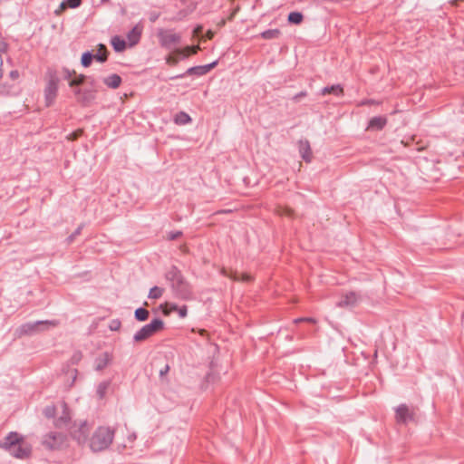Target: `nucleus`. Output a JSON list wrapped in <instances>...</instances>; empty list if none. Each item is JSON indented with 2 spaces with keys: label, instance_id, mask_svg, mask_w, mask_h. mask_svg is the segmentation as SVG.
<instances>
[{
  "label": "nucleus",
  "instance_id": "f257e3e1",
  "mask_svg": "<svg viewBox=\"0 0 464 464\" xmlns=\"http://www.w3.org/2000/svg\"><path fill=\"white\" fill-rule=\"evenodd\" d=\"M114 433L115 430L110 427H98L90 439V449L93 452H100L108 449L112 443Z\"/></svg>",
  "mask_w": 464,
  "mask_h": 464
},
{
  "label": "nucleus",
  "instance_id": "f03ea898",
  "mask_svg": "<svg viewBox=\"0 0 464 464\" xmlns=\"http://www.w3.org/2000/svg\"><path fill=\"white\" fill-rule=\"evenodd\" d=\"M164 328V322L160 318L153 319L150 324L142 326L133 336L137 343L142 342Z\"/></svg>",
  "mask_w": 464,
  "mask_h": 464
},
{
  "label": "nucleus",
  "instance_id": "7ed1b4c3",
  "mask_svg": "<svg viewBox=\"0 0 464 464\" xmlns=\"http://www.w3.org/2000/svg\"><path fill=\"white\" fill-rule=\"evenodd\" d=\"M42 444L47 450H62L67 445V436L62 432L51 431L43 437Z\"/></svg>",
  "mask_w": 464,
  "mask_h": 464
},
{
  "label": "nucleus",
  "instance_id": "20e7f679",
  "mask_svg": "<svg viewBox=\"0 0 464 464\" xmlns=\"http://www.w3.org/2000/svg\"><path fill=\"white\" fill-rule=\"evenodd\" d=\"M157 37L159 39L161 47L170 50L180 43V34L175 33L172 29L160 28L157 32Z\"/></svg>",
  "mask_w": 464,
  "mask_h": 464
},
{
  "label": "nucleus",
  "instance_id": "39448f33",
  "mask_svg": "<svg viewBox=\"0 0 464 464\" xmlns=\"http://www.w3.org/2000/svg\"><path fill=\"white\" fill-rule=\"evenodd\" d=\"M91 427L86 420L74 423L70 427V433L72 437L77 440L79 444H83L87 441Z\"/></svg>",
  "mask_w": 464,
  "mask_h": 464
},
{
  "label": "nucleus",
  "instance_id": "423d86ee",
  "mask_svg": "<svg viewBox=\"0 0 464 464\" xmlns=\"http://www.w3.org/2000/svg\"><path fill=\"white\" fill-rule=\"evenodd\" d=\"M395 419L398 423L407 424L415 420L414 408H409L406 404L399 405L395 410Z\"/></svg>",
  "mask_w": 464,
  "mask_h": 464
},
{
  "label": "nucleus",
  "instance_id": "0eeeda50",
  "mask_svg": "<svg viewBox=\"0 0 464 464\" xmlns=\"http://www.w3.org/2000/svg\"><path fill=\"white\" fill-rule=\"evenodd\" d=\"M43 324H48L52 326H56V321H37L34 323H26L22 324L18 329L17 333L21 335H29L36 333L39 330V327Z\"/></svg>",
  "mask_w": 464,
  "mask_h": 464
},
{
  "label": "nucleus",
  "instance_id": "6e6552de",
  "mask_svg": "<svg viewBox=\"0 0 464 464\" xmlns=\"http://www.w3.org/2000/svg\"><path fill=\"white\" fill-rule=\"evenodd\" d=\"M58 82H59V80L55 75L50 76V79H49L47 85L44 89V97H45V102H46L47 106H50L53 102V101L56 97L57 91H58Z\"/></svg>",
  "mask_w": 464,
  "mask_h": 464
},
{
  "label": "nucleus",
  "instance_id": "1a4fd4ad",
  "mask_svg": "<svg viewBox=\"0 0 464 464\" xmlns=\"http://www.w3.org/2000/svg\"><path fill=\"white\" fill-rule=\"evenodd\" d=\"M24 437L15 431L9 432L2 440H0V448L9 451L12 450L19 442L24 441Z\"/></svg>",
  "mask_w": 464,
  "mask_h": 464
},
{
  "label": "nucleus",
  "instance_id": "9d476101",
  "mask_svg": "<svg viewBox=\"0 0 464 464\" xmlns=\"http://www.w3.org/2000/svg\"><path fill=\"white\" fill-rule=\"evenodd\" d=\"M217 65H218V61H215L208 64L190 67L187 70V72L185 73L177 75L175 77H171V79L183 78L186 74H188V75L195 74L198 76L205 75L208 72H209L212 69H214Z\"/></svg>",
  "mask_w": 464,
  "mask_h": 464
},
{
  "label": "nucleus",
  "instance_id": "9b49d317",
  "mask_svg": "<svg viewBox=\"0 0 464 464\" xmlns=\"http://www.w3.org/2000/svg\"><path fill=\"white\" fill-rule=\"evenodd\" d=\"M172 289L176 292V295L184 300L191 298V288L189 285L185 281L184 277L180 279V283L177 282L171 285Z\"/></svg>",
  "mask_w": 464,
  "mask_h": 464
},
{
  "label": "nucleus",
  "instance_id": "f8f14e48",
  "mask_svg": "<svg viewBox=\"0 0 464 464\" xmlns=\"http://www.w3.org/2000/svg\"><path fill=\"white\" fill-rule=\"evenodd\" d=\"M13 457L17 459H26L31 455L32 448L24 440L19 442L12 450L8 451Z\"/></svg>",
  "mask_w": 464,
  "mask_h": 464
},
{
  "label": "nucleus",
  "instance_id": "ddd939ff",
  "mask_svg": "<svg viewBox=\"0 0 464 464\" xmlns=\"http://www.w3.org/2000/svg\"><path fill=\"white\" fill-rule=\"evenodd\" d=\"M361 300L360 295L355 292H349L345 294L342 299L337 303V306L343 308H351L355 306Z\"/></svg>",
  "mask_w": 464,
  "mask_h": 464
},
{
  "label": "nucleus",
  "instance_id": "4468645a",
  "mask_svg": "<svg viewBox=\"0 0 464 464\" xmlns=\"http://www.w3.org/2000/svg\"><path fill=\"white\" fill-rule=\"evenodd\" d=\"M142 31L143 25L138 24L127 34V40L130 46H134L140 42Z\"/></svg>",
  "mask_w": 464,
  "mask_h": 464
},
{
  "label": "nucleus",
  "instance_id": "2eb2a0df",
  "mask_svg": "<svg viewBox=\"0 0 464 464\" xmlns=\"http://www.w3.org/2000/svg\"><path fill=\"white\" fill-rule=\"evenodd\" d=\"M298 148H299V153L302 157V159L305 162H311L312 160V150L310 143L307 140H301L298 142Z\"/></svg>",
  "mask_w": 464,
  "mask_h": 464
},
{
  "label": "nucleus",
  "instance_id": "dca6fc26",
  "mask_svg": "<svg viewBox=\"0 0 464 464\" xmlns=\"http://www.w3.org/2000/svg\"><path fill=\"white\" fill-rule=\"evenodd\" d=\"M111 361L112 354L108 352H104L95 359V369L97 371H102L107 367L111 362Z\"/></svg>",
  "mask_w": 464,
  "mask_h": 464
},
{
  "label": "nucleus",
  "instance_id": "f3484780",
  "mask_svg": "<svg viewBox=\"0 0 464 464\" xmlns=\"http://www.w3.org/2000/svg\"><path fill=\"white\" fill-rule=\"evenodd\" d=\"M63 410L62 415L58 417L54 421L55 427L59 429L67 427L71 420V415L66 404H63Z\"/></svg>",
  "mask_w": 464,
  "mask_h": 464
},
{
  "label": "nucleus",
  "instance_id": "a211bd4d",
  "mask_svg": "<svg viewBox=\"0 0 464 464\" xmlns=\"http://www.w3.org/2000/svg\"><path fill=\"white\" fill-rule=\"evenodd\" d=\"M387 124V119L382 116H376L370 120L368 129L381 130Z\"/></svg>",
  "mask_w": 464,
  "mask_h": 464
},
{
  "label": "nucleus",
  "instance_id": "6ab92c4d",
  "mask_svg": "<svg viewBox=\"0 0 464 464\" xmlns=\"http://www.w3.org/2000/svg\"><path fill=\"white\" fill-rule=\"evenodd\" d=\"M166 279L170 282V285H173L175 283L179 282L180 279L183 278V276L176 266H171L169 271L166 273Z\"/></svg>",
  "mask_w": 464,
  "mask_h": 464
},
{
  "label": "nucleus",
  "instance_id": "aec40b11",
  "mask_svg": "<svg viewBox=\"0 0 464 464\" xmlns=\"http://www.w3.org/2000/svg\"><path fill=\"white\" fill-rule=\"evenodd\" d=\"M95 99V92L92 90H82V94L78 97V102L83 106H87Z\"/></svg>",
  "mask_w": 464,
  "mask_h": 464
},
{
  "label": "nucleus",
  "instance_id": "412c9836",
  "mask_svg": "<svg viewBox=\"0 0 464 464\" xmlns=\"http://www.w3.org/2000/svg\"><path fill=\"white\" fill-rule=\"evenodd\" d=\"M103 82L109 88L117 89L121 83V78L120 75L113 73L104 78Z\"/></svg>",
  "mask_w": 464,
  "mask_h": 464
},
{
  "label": "nucleus",
  "instance_id": "4be33fe9",
  "mask_svg": "<svg viewBox=\"0 0 464 464\" xmlns=\"http://www.w3.org/2000/svg\"><path fill=\"white\" fill-rule=\"evenodd\" d=\"M321 93L322 95L334 94L335 96H342L343 94V89L340 84H334L323 88Z\"/></svg>",
  "mask_w": 464,
  "mask_h": 464
},
{
  "label": "nucleus",
  "instance_id": "5701e85b",
  "mask_svg": "<svg viewBox=\"0 0 464 464\" xmlns=\"http://www.w3.org/2000/svg\"><path fill=\"white\" fill-rule=\"evenodd\" d=\"M199 50V46H187L183 49L178 48L175 50V54L182 57H188L191 54H196Z\"/></svg>",
  "mask_w": 464,
  "mask_h": 464
},
{
  "label": "nucleus",
  "instance_id": "b1692460",
  "mask_svg": "<svg viewBox=\"0 0 464 464\" xmlns=\"http://www.w3.org/2000/svg\"><path fill=\"white\" fill-rule=\"evenodd\" d=\"M191 121V117L185 111H179L174 117V122L178 125H186L190 123Z\"/></svg>",
  "mask_w": 464,
  "mask_h": 464
},
{
  "label": "nucleus",
  "instance_id": "393cba45",
  "mask_svg": "<svg viewBox=\"0 0 464 464\" xmlns=\"http://www.w3.org/2000/svg\"><path fill=\"white\" fill-rule=\"evenodd\" d=\"M108 51L104 44H100L97 53L93 54V58L100 62L104 63L107 60Z\"/></svg>",
  "mask_w": 464,
  "mask_h": 464
},
{
  "label": "nucleus",
  "instance_id": "a878e982",
  "mask_svg": "<svg viewBox=\"0 0 464 464\" xmlns=\"http://www.w3.org/2000/svg\"><path fill=\"white\" fill-rule=\"evenodd\" d=\"M111 43L116 52H122L126 49V42L120 36L112 37Z\"/></svg>",
  "mask_w": 464,
  "mask_h": 464
},
{
  "label": "nucleus",
  "instance_id": "bb28decb",
  "mask_svg": "<svg viewBox=\"0 0 464 464\" xmlns=\"http://www.w3.org/2000/svg\"><path fill=\"white\" fill-rule=\"evenodd\" d=\"M281 32L279 29H269L262 32L260 34V36L263 39L270 40V39H276L280 36Z\"/></svg>",
  "mask_w": 464,
  "mask_h": 464
},
{
  "label": "nucleus",
  "instance_id": "cd10ccee",
  "mask_svg": "<svg viewBox=\"0 0 464 464\" xmlns=\"http://www.w3.org/2000/svg\"><path fill=\"white\" fill-rule=\"evenodd\" d=\"M304 20V15L300 12H291L288 14L287 21L290 24H300Z\"/></svg>",
  "mask_w": 464,
  "mask_h": 464
},
{
  "label": "nucleus",
  "instance_id": "c85d7f7f",
  "mask_svg": "<svg viewBox=\"0 0 464 464\" xmlns=\"http://www.w3.org/2000/svg\"><path fill=\"white\" fill-rule=\"evenodd\" d=\"M111 386V381H104L99 383L97 387V394L100 399L104 398L109 387Z\"/></svg>",
  "mask_w": 464,
  "mask_h": 464
},
{
  "label": "nucleus",
  "instance_id": "c756f323",
  "mask_svg": "<svg viewBox=\"0 0 464 464\" xmlns=\"http://www.w3.org/2000/svg\"><path fill=\"white\" fill-rule=\"evenodd\" d=\"M149 311L145 308L140 307L135 311V318L140 322H144L149 318Z\"/></svg>",
  "mask_w": 464,
  "mask_h": 464
},
{
  "label": "nucleus",
  "instance_id": "7c9ffc66",
  "mask_svg": "<svg viewBox=\"0 0 464 464\" xmlns=\"http://www.w3.org/2000/svg\"><path fill=\"white\" fill-rule=\"evenodd\" d=\"M164 292L163 288L159 286H153L150 288L148 297L150 299H159L162 296Z\"/></svg>",
  "mask_w": 464,
  "mask_h": 464
},
{
  "label": "nucleus",
  "instance_id": "2f4dec72",
  "mask_svg": "<svg viewBox=\"0 0 464 464\" xmlns=\"http://www.w3.org/2000/svg\"><path fill=\"white\" fill-rule=\"evenodd\" d=\"M87 77L83 74L76 75L72 80L70 81L69 85L70 87H78L82 85Z\"/></svg>",
  "mask_w": 464,
  "mask_h": 464
},
{
  "label": "nucleus",
  "instance_id": "473e14b6",
  "mask_svg": "<svg viewBox=\"0 0 464 464\" xmlns=\"http://www.w3.org/2000/svg\"><path fill=\"white\" fill-rule=\"evenodd\" d=\"M93 59H94L93 58V53H92L91 52H85L82 55L81 63H82V66L88 67V66L91 65L92 61Z\"/></svg>",
  "mask_w": 464,
  "mask_h": 464
},
{
  "label": "nucleus",
  "instance_id": "72a5a7b5",
  "mask_svg": "<svg viewBox=\"0 0 464 464\" xmlns=\"http://www.w3.org/2000/svg\"><path fill=\"white\" fill-rule=\"evenodd\" d=\"M55 411H56V409H55V406L54 405H49V406H46L44 410V414L46 418L50 419V418H53L54 415H55Z\"/></svg>",
  "mask_w": 464,
  "mask_h": 464
},
{
  "label": "nucleus",
  "instance_id": "f704fd0d",
  "mask_svg": "<svg viewBox=\"0 0 464 464\" xmlns=\"http://www.w3.org/2000/svg\"><path fill=\"white\" fill-rule=\"evenodd\" d=\"M82 227H83V225H80L77 227V229L72 235H70L67 237V243L68 244H71V243H72L74 241L75 237L81 234Z\"/></svg>",
  "mask_w": 464,
  "mask_h": 464
},
{
  "label": "nucleus",
  "instance_id": "c9c22d12",
  "mask_svg": "<svg viewBox=\"0 0 464 464\" xmlns=\"http://www.w3.org/2000/svg\"><path fill=\"white\" fill-rule=\"evenodd\" d=\"M234 280H242L244 282H249L252 280V277L251 276L247 275V274H241V275H237V273L231 276Z\"/></svg>",
  "mask_w": 464,
  "mask_h": 464
},
{
  "label": "nucleus",
  "instance_id": "e433bc0d",
  "mask_svg": "<svg viewBox=\"0 0 464 464\" xmlns=\"http://www.w3.org/2000/svg\"><path fill=\"white\" fill-rule=\"evenodd\" d=\"M165 305H166V307H167V309H166V310H164V314H165L166 315H169V314L170 313H172V312H177V311H178V308H179V306H178L177 304H172V303H166V304H165Z\"/></svg>",
  "mask_w": 464,
  "mask_h": 464
},
{
  "label": "nucleus",
  "instance_id": "4c0bfd02",
  "mask_svg": "<svg viewBox=\"0 0 464 464\" xmlns=\"http://www.w3.org/2000/svg\"><path fill=\"white\" fill-rule=\"evenodd\" d=\"M82 353H81V352H79V351H78V352H75V353L72 354V358H71V362H72V364H77V363L82 360Z\"/></svg>",
  "mask_w": 464,
  "mask_h": 464
},
{
  "label": "nucleus",
  "instance_id": "58836bf2",
  "mask_svg": "<svg viewBox=\"0 0 464 464\" xmlns=\"http://www.w3.org/2000/svg\"><path fill=\"white\" fill-rule=\"evenodd\" d=\"M64 1L70 8H76V7L80 6V5L82 3L81 0H64Z\"/></svg>",
  "mask_w": 464,
  "mask_h": 464
},
{
  "label": "nucleus",
  "instance_id": "ea45409f",
  "mask_svg": "<svg viewBox=\"0 0 464 464\" xmlns=\"http://www.w3.org/2000/svg\"><path fill=\"white\" fill-rule=\"evenodd\" d=\"M181 236H182V232L181 231H170L168 234V238L169 240H175V239L179 238Z\"/></svg>",
  "mask_w": 464,
  "mask_h": 464
},
{
  "label": "nucleus",
  "instance_id": "a19ab883",
  "mask_svg": "<svg viewBox=\"0 0 464 464\" xmlns=\"http://www.w3.org/2000/svg\"><path fill=\"white\" fill-rule=\"evenodd\" d=\"M177 313L179 314V316L180 318H185L188 314V308L186 305H182L180 307L178 308V311Z\"/></svg>",
  "mask_w": 464,
  "mask_h": 464
},
{
  "label": "nucleus",
  "instance_id": "79ce46f5",
  "mask_svg": "<svg viewBox=\"0 0 464 464\" xmlns=\"http://www.w3.org/2000/svg\"><path fill=\"white\" fill-rule=\"evenodd\" d=\"M121 324L119 320H113L111 322L110 329L111 331H118L121 327Z\"/></svg>",
  "mask_w": 464,
  "mask_h": 464
},
{
  "label": "nucleus",
  "instance_id": "37998d69",
  "mask_svg": "<svg viewBox=\"0 0 464 464\" xmlns=\"http://www.w3.org/2000/svg\"><path fill=\"white\" fill-rule=\"evenodd\" d=\"M82 132H83L82 130H77L76 131H74L69 135V139L72 140H75L80 136H82Z\"/></svg>",
  "mask_w": 464,
  "mask_h": 464
},
{
  "label": "nucleus",
  "instance_id": "c03bdc74",
  "mask_svg": "<svg viewBox=\"0 0 464 464\" xmlns=\"http://www.w3.org/2000/svg\"><path fill=\"white\" fill-rule=\"evenodd\" d=\"M167 63L171 65H176L179 63V58L173 55H169L167 57Z\"/></svg>",
  "mask_w": 464,
  "mask_h": 464
},
{
  "label": "nucleus",
  "instance_id": "a18cd8bd",
  "mask_svg": "<svg viewBox=\"0 0 464 464\" xmlns=\"http://www.w3.org/2000/svg\"><path fill=\"white\" fill-rule=\"evenodd\" d=\"M7 44L0 38V54L7 51Z\"/></svg>",
  "mask_w": 464,
  "mask_h": 464
},
{
  "label": "nucleus",
  "instance_id": "49530a36",
  "mask_svg": "<svg viewBox=\"0 0 464 464\" xmlns=\"http://www.w3.org/2000/svg\"><path fill=\"white\" fill-rule=\"evenodd\" d=\"M64 78L70 79L72 75H75L76 72L74 71L71 72L68 69H63Z\"/></svg>",
  "mask_w": 464,
  "mask_h": 464
},
{
  "label": "nucleus",
  "instance_id": "de8ad7c7",
  "mask_svg": "<svg viewBox=\"0 0 464 464\" xmlns=\"http://www.w3.org/2000/svg\"><path fill=\"white\" fill-rule=\"evenodd\" d=\"M295 323H299V322H310V323H315V320L312 317H303V318H298L296 320H295Z\"/></svg>",
  "mask_w": 464,
  "mask_h": 464
},
{
  "label": "nucleus",
  "instance_id": "09e8293b",
  "mask_svg": "<svg viewBox=\"0 0 464 464\" xmlns=\"http://www.w3.org/2000/svg\"><path fill=\"white\" fill-rule=\"evenodd\" d=\"M67 7H69L65 1H63L61 4H60V6H59V9L56 10V14H59L61 12H63V10H65Z\"/></svg>",
  "mask_w": 464,
  "mask_h": 464
},
{
  "label": "nucleus",
  "instance_id": "8fccbe9b",
  "mask_svg": "<svg viewBox=\"0 0 464 464\" xmlns=\"http://www.w3.org/2000/svg\"><path fill=\"white\" fill-rule=\"evenodd\" d=\"M136 434L134 432H131L128 435V442L129 444H132L134 440H136ZM131 447V445H130Z\"/></svg>",
  "mask_w": 464,
  "mask_h": 464
},
{
  "label": "nucleus",
  "instance_id": "3c124183",
  "mask_svg": "<svg viewBox=\"0 0 464 464\" xmlns=\"http://www.w3.org/2000/svg\"><path fill=\"white\" fill-rule=\"evenodd\" d=\"M304 96H306V92H299V93L295 94V95L294 96V98H293V99H294L295 102H298V101H300V99H301L302 97H304Z\"/></svg>",
  "mask_w": 464,
  "mask_h": 464
},
{
  "label": "nucleus",
  "instance_id": "603ef678",
  "mask_svg": "<svg viewBox=\"0 0 464 464\" xmlns=\"http://www.w3.org/2000/svg\"><path fill=\"white\" fill-rule=\"evenodd\" d=\"M169 371V366L168 364H166L160 371V375L162 377L164 376L165 374L168 373V372Z\"/></svg>",
  "mask_w": 464,
  "mask_h": 464
},
{
  "label": "nucleus",
  "instance_id": "864d4df0",
  "mask_svg": "<svg viewBox=\"0 0 464 464\" xmlns=\"http://www.w3.org/2000/svg\"><path fill=\"white\" fill-rule=\"evenodd\" d=\"M9 89H10V87L7 88L5 85L0 87V93L7 94V93H9Z\"/></svg>",
  "mask_w": 464,
  "mask_h": 464
},
{
  "label": "nucleus",
  "instance_id": "5fc2aeb1",
  "mask_svg": "<svg viewBox=\"0 0 464 464\" xmlns=\"http://www.w3.org/2000/svg\"><path fill=\"white\" fill-rule=\"evenodd\" d=\"M293 213L292 209L290 208H285L283 212H281L280 214L281 215H286V216H291Z\"/></svg>",
  "mask_w": 464,
  "mask_h": 464
},
{
  "label": "nucleus",
  "instance_id": "6e6d98bb",
  "mask_svg": "<svg viewBox=\"0 0 464 464\" xmlns=\"http://www.w3.org/2000/svg\"><path fill=\"white\" fill-rule=\"evenodd\" d=\"M18 76H19V73H18V72H17V71H12V72H10V77H11L12 79H14H14H16V78H18Z\"/></svg>",
  "mask_w": 464,
  "mask_h": 464
},
{
  "label": "nucleus",
  "instance_id": "4d7b16f0",
  "mask_svg": "<svg viewBox=\"0 0 464 464\" xmlns=\"http://www.w3.org/2000/svg\"><path fill=\"white\" fill-rule=\"evenodd\" d=\"M82 90H81V89H75V90H74V94H75V96H76V98H77V99H78V97H80V95L82 94Z\"/></svg>",
  "mask_w": 464,
  "mask_h": 464
},
{
  "label": "nucleus",
  "instance_id": "13d9d810",
  "mask_svg": "<svg viewBox=\"0 0 464 464\" xmlns=\"http://www.w3.org/2000/svg\"><path fill=\"white\" fill-rule=\"evenodd\" d=\"M157 18H158V15H156V14L155 15H151L150 16V21L151 22H155Z\"/></svg>",
  "mask_w": 464,
  "mask_h": 464
},
{
  "label": "nucleus",
  "instance_id": "bf43d9fd",
  "mask_svg": "<svg viewBox=\"0 0 464 464\" xmlns=\"http://www.w3.org/2000/svg\"><path fill=\"white\" fill-rule=\"evenodd\" d=\"M373 103H374V102L372 101V100H368V101L363 102V104H373Z\"/></svg>",
  "mask_w": 464,
  "mask_h": 464
},
{
  "label": "nucleus",
  "instance_id": "052dcab7",
  "mask_svg": "<svg viewBox=\"0 0 464 464\" xmlns=\"http://www.w3.org/2000/svg\"><path fill=\"white\" fill-rule=\"evenodd\" d=\"M90 83H91V85H92V86H93V85H94V82H93V80H92Z\"/></svg>",
  "mask_w": 464,
  "mask_h": 464
}]
</instances>
